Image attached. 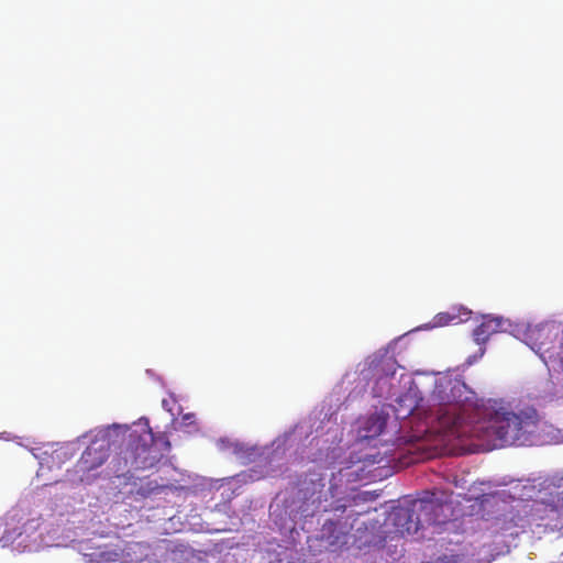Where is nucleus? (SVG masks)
<instances>
[{
    "instance_id": "nucleus-14",
    "label": "nucleus",
    "mask_w": 563,
    "mask_h": 563,
    "mask_svg": "<svg viewBox=\"0 0 563 563\" xmlns=\"http://www.w3.org/2000/svg\"><path fill=\"white\" fill-rule=\"evenodd\" d=\"M408 442H411V440H405L404 438L399 437L394 442V445L400 446L401 444L408 443Z\"/></svg>"
},
{
    "instance_id": "nucleus-9",
    "label": "nucleus",
    "mask_w": 563,
    "mask_h": 563,
    "mask_svg": "<svg viewBox=\"0 0 563 563\" xmlns=\"http://www.w3.org/2000/svg\"><path fill=\"white\" fill-rule=\"evenodd\" d=\"M388 420V415L383 412H375L371 415L362 427L361 438L371 440L384 433Z\"/></svg>"
},
{
    "instance_id": "nucleus-8",
    "label": "nucleus",
    "mask_w": 563,
    "mask_h": 563,
    "mask_svg": "<svg viewBox=\"0 0 563 563\" xmlns=\"http://www.w3.org/2000/svg\"><path fill=\"white\" fill-rule=\"evenodd\" d=\"M541 482L542 481L538 479H518L511 484L509 488V496L514 500L526 501L529 504L537 498Z\"/></svg>"
},
{
    "instance_id": "nucleus-12",
    "label": "nucleus",
    "mask_w": 563,
    "mask_h": 563,
    "mask_svg": "<svg viewBox=\"0 0 563 563\" xmlns=\"http://www.w3.org/2000/svg\"><path fill=\"white\" fill-rule=\"evenodd\" d=\"M462 319L451 312H440L433 318L434 327H445L450 323H460Z\"/></svg>"
},
{
    "instance_id": "nucleus-16",
    "label": "nucleus",
    "mask_w": 563,
    "mask_h": 563,
    "mask_svg": "<svg viewBox=\"0 0 563 563\" xmlns=\"http://www.w3.org/2000/svg\"><path fill=\"white\" fill-rule=\"evenodd\" d=\"M407 400H411V396L409 394L406 395L404 399H401V401H407Z\"/></svg>"
},
{
    "instance_id": "nucleus-2",
    "label": "nucleus",
    "mask_w": 563,
    "mask_h": 563,
    "mask_svg": "<svg viewBox=\"0 0 563 563\" xmlns=\"http://www.w3.org/2000/svg\"><path fill=\"white\" fill-rule=\"evenodd\" d=\"M445 508H449V505L438 498L434 493H426L424 497L396 508L390 519L396 533L402 537L415 536L427 527L446 522Z\"/></svg>"
},
{
    "instance_id": "nucleus-4",
    "label": "nucleus",
    "mask_w": 563,
    "mask_h": 563,
    "mask_svg": "<svg viewBox=\"0 0 563 563\" xmlns=\"http://www.w3.org/2000/svg\"><path fill=\"white\" fill-rule=\"evenodd\" d=\"M158 442L164 444L165 450L170 449L168 440L165 437L155 439L150 428L142 429L141 432L133 431L129 434L124 459H130V466L135 471L152 468L163 456L156 448Z\"/></svg>"
},
{
    "instance_id": "nucleus-5",
    "label": "nucleus",
    "mask_w": 563,
    "mask_h": 563,
    "mask_svg": "<svg viewBox=\"0 0 563 563\" xmlns=\"http://www.w3.org/2000/svg\"><path fill=\"white\" fill-rule=\"evenodd\" d=\"M527 343L530 347L548 358L551 363H558L563 369V329L555 322H544L529 327L526 331Z\"/></svg>"
},
{
    "instance_id": "nucleus-13",
    "label": "nucleus",
    "mask_w": 563,
    "mask_h": 563,
    "mask_svg": "<svg viewBox=\"0 0 563 563\" xmlns=\"http://www.w3.org/2000/svg\"><path fill=\"white\" fill-rule=\"evenodd\" d=\"M422 400H423V399H422V398H420L419 400L415 401V404H413V405H409V408H408L407 415H410V413H412V412H415V411L420 410V408H422V405H421Z\"/></svg>"
},
{
    "instance_id": "nucleus-6",
    "label": "nucleus",
    "mask_w": 563,
    "mask_h": 563,
    "mask_svg": "<svg viewBox=\"0 0 563 563\" xmlns=\"http://www.w3.org/2000/svg\"><path fill=\"white\" fill-rule=\"evenodd\" d=\"M109 442L99 443L92 441L81 453L80 459L74 466V473L77 475L78 483H91L97 478L95 473L101 467L109 457Z\"/></svg>"
},
{
    "instance_id": "nucleus-10",
    "label": "nucleus",
    "mask_w": 563,
    "mask_h": 563,
    "mask_svg": "<svg viewBox=\"0 0 563 563\" xmlns=\"http://www.w3.org/2000/svg\"><path fill=\"white\" fill-rule=\"evenodd\" d=\"M87 563H120L121 551L108 545L98 547L85 554Z\"/></svg>"
},
{
    "instance_id": "nucleus-7",
    "label": "nucleus",
    "mask_w": 563,
    "mask_h": 563,
    "mask_svg": "<svg viewBox=\"0 0 563 563\" xmlns=\"http://www.w3.org/2000/svg\"><path fill=\"white\" fill-rule=\"evenodd\" d=\"M504 324L503 318L485 316L482 323L477 325L473 331V339L479 346L478 353L467 358L468 364H473L481 358L485 353V344L489 340L490 335L501 330Z\"/></svg>"
},
{
    "instance_id": "nucleus-1",
    "label": "nucleus",
    "mask_w": 563,
    "mask_h": 563,
    "mask_svg": "<svg viewBox=\"0 0 563 563\" xmlns=\"http://www.w3.org/2000/svg\"><path fill=\"white\" fill-rule=\"evenodd\" d=\"M431 399L439 406L433 426L435 432L448 439H476L487 451L527 445L539 429L540 418L536 409L516 413L494 399L478 406L465 383L456 378L437 379Z\"/></svg>"
},
{
    "instance_id": "nucleus-11",
    "label": "nucleus",
    "mask_w": 563,
    "mask_h": 563,
    "mask_svg": "<svg viewBox=\"0 0 563 563\" xmlns=\"http://www.w3.org/2000/svg\"><path fill=\"white\" fill-rule=\"evenodd\" d=\"M125 449L118 453L110 462V470L115 477H123L133 470L130 466V459L125 460Z\"/></svg>"
},
{
    "instance_id": "nucleus-15",
    "label": "nucleus",
    "mask_w": 563,
    "mask_h": 563,
    "mask_svg": "<svg viewBox=\"0 0 563 563\" xmlns=\"http://www.w3.org/2000/svg\"><path fill=\"white\" fill-rule=\"evenodd\" d=\"M314 486H318L320 489L323 488L324 484L319 481L317 484H313Z\"/></svg>"
},
{
    "instance_id": "nucleus-3",
    "label": "nucleus",
    "mask_w": 563,
    "mask_h": 563,
    "mask_svg": "<svg viewBox=\"0 0 563 563\" xmlns=\"http://www.w3.org/2000/svg\"><path fill=\"white\" fill-rule=\"evenodd\" d=\"M529 525L542 526L563 512V477H548L540 483L537 498L523 506Z\"/></svg>"
}]
</instances>
